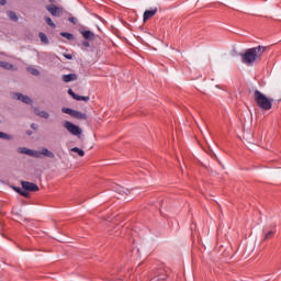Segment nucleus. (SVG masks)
Instances as JSON below:
<instances>
[{
    "mask_svg": "<svg viewBox=\"0 0 281 281\" xmlns=\"http://www.w3.org/2000/svg\"><path fill=\"white\" fill-rule=\"evenodd\" d=\"M265 49H267V47L265 46H257L246 49L244 53L239 54L241 63L244 65H247L248 67L254 66L255 63H259V60H262Z\"/></svg>",
    "mask_w": 281,
    "mask_h": 281,
    "instance_id": "f257e3e1",
    "label": "nucleus"
},
{
    "mask_svg": "<svg viewBox=\"0 0 281 281\" xmlns=\"http://www.w3.org/2000/svg\"><path fill=\"white\" fill-rule=\"evenodd\" d=\"M254 100L261 111H271L273 108V99L268 98L260 90L254 91Z\"/></svg>",
    "mask_w": 281,
    "mask_h": 281,
    "instance_id": "f03ea898",
    "label": "nucleus"
},
{
    "mask_svg": "<svg viewBox=\"0 0 281 281\" xmlns=\"http://www.w3.org/2000/svg\"><path fill=\"white\" fill-rule=\"evenodd\" d=\"M18 153H20V155H29V157H36V159H41V157H43V155L45 157H48L49 159H54V157H55L54 153H52L49 149H47L45 147L42 148L41 151L33 150L27 147H19Z\"/></svg>",
    "mask_w": 281,
    "mask_h": 281,
    "instance_id": "7ed1b4c3",
    "label": "nucleus"
},
{
    "mask_svg": "<svg viewBox=\"0 0 281 281\" xmlns=\"http://www.w3.org/2000/svg\"><path fill=\"white\" fill-rule=\"evenodd\" d=\"M64 128H66L68 131V133H70L71 135H75L77 137L82 135V130L80 128V126H78L69 121L64 122Z\"/></svg>",
    "mask_w": 281,
    "mask_h": 281,
    "instance_id": "20e7f679",
    "label": "nucleus"
},
{
    "mask_svg": "<svg viewBox=\"0 0 281 281\" xmlns=\"http://www.w3.org/2000/svg\"><path fill=\"white\" fill-rule=\"evenodd\" d=\"M46 10L47 12H49V14H52V16H57V18L63 16V12H64L63 8L56 4L47 5Z\"/></svg>",
    "mask_w": 281,
    "mask_h": 281,
    "instance_id": "39448f33",
    "label": "nucleus"
},
{
    "mask_svg": "<svg viewBox=\"0 0 281 281\" xmlns=\"http://www.w3.org/2000/svg\"><path fill=\"white\" fill-rule=\"evenodd\" d=\"M168 280V274L166 273V270L158 269L155 271L154 277L149 281H166Z\"/></svg>",
    "mask_w": 281,
    "mask_h": 281,
    "instance_id": "423d86ee",
    "label": "nucleus"
},
{
    "mask_svg": "<svg viewBox=\"0 0 281 281\" xmlns=\"http://www.w3.org/2000/svg\"><path fill=\"white\" fill-rule=\"evenodd\" d=\"M22 188L27 192H38V187L34 182L22 181Z\"/></svg>",
    "mask_w": 281,
    "mask_h": 281,
    "instance_id": "0eeeda50",
    "label": "nucleus"
},
{
    "mask_svg": "<svg viewBox=\"0 0 281 281\" xmlns=\"http://www.w3.org/2000/svg\"><path fill=\"white\" fill-rule=\"evenodd\" d=\"M13 98L15 100H20V102H23L24 104H32V99L23 93H13Z\"/></svg>",
    "mask_w": 281,
    "mask_h": 281,
    "instance_id": "6e6552de",
    "label": "nucleus"
},
{
    "mask_svg": "<svg viewBox=\"0 0 281 281\" xmlns=\"http://www.w3.org/2000/svg\"><path fill=\"white\" fill-rule=\"evenodd\" d=\"M68 93L71 95V98L74 100H77V102H89L90 98L89 97H82L80 94H77L76 92H74L72 89H68Z\"/></svg>",
    "mask_w": 281,
    "mask_h": 281,
    "instance_id": "1a4fd4ad",
    "label": "nucleus"
},
{
    "mask_svg": "<svg viewBox=\"0 0 281 281\" xmlns=\"http://www.w3.org/2000/svg\"><path fill=\"white\" fill-rule=\"evenodd\" d=\"M79 32L86 41H93V38H95L94 32L86 31V30H79Z\"/></svg>",
    "mask_w": 281,
    "mask_h": 281,
    "instance_id": "9d476101",
    "label": "nucleus"
},
{
    "mask_svg": "<svg viewBox=\"0 0 281 281\" xmlns=\"http://www.w3.org/2000/svg\"><path fill=\"white\" fill-rule=\"evenodd\" d=\"M157 14V8L151 10H146L143 15V21H148V19H153Z\"/></svg>",
    "mask_w": 281,
    "mask_h": 281,
    "instance_id": "9b49d317",
    "label": "nucleus"
},
{
    "mask_svg": "<svg viewBox=\"0 0 281 281\" xmlns=\"http://www.w3.org/2000/svg\"><path fill=\"white\" fill-rule=\"evenodd\" d=\"M61 78L64 82H74L75 80H78V75L69 74V75H64Z\"/></svg>",
    "mask_w": 281,
    "mask_h": 281,
    "instance_id": "f8f14e48",
    "label": "nucleus"
},
{
    "mask_svg": "<svg viewBox=\"0 0 281 281\" xmlns=\"http://www.w3.org/2000/svg\"><path fill=\"white\" fill-rule=\"evenodd\" d=\"M0 67L7 69L8 71H14V65L0 60Z\"/></svg>",
    "mask_w": 281,
    "mask_h": 281,
    "instance_id": "ddd939ff",
    "label": "nucleus"
},
{
    "mask_svg": "<svg viewBox=\"0 0 281 281\" xmlns=\"http://www.w3.org/2000/svg\"><path fill=\"white\" fill-rule=\"evenodd\" d=\"M38 38H40L41 43H43L44 45H49V38H47V35L45 33L40 32Z\"/></svg>",
    "mask_w": 281,
    "mask_h": 281,
    "instance_id": "4468645a",
    "label": "nucleus"
},
{
    "mask_svg": "<svg viewBox=\"0 0 281 281\" xmlns=\"http://www.w3.org/2000/svg\"><path fill=\"white\" fill-rule=\"evenodd\" d=\"M72 117H75L76 120H87V114L75 110Z\"/></svg>",
    "mask_w": 281,
    "mask_h": 281,
    "instance_id": "2eb2a0df",
    "label": "nucleus"
},
{
    "mask_svg": "<svg viewBox=\"0 0 281 281\" xmlns=\"http://www.w3.org/2000/svg\"><path fill=\"white\" fill-rule=\"evenodd\" d=\"M35 115H38L40 117H44V120H49V113L45 111H38V109L34 110Z\"/></svg>",
    "mask_w": 281,
    "mask_h": 281,
    "instance_id": "dca6fc26",
    "label": "nucleus"
},
{
    "mask_svg": "<svg viewBox=\"0 0 281 281\" xmlns=\"http://www.w3.org/2000/svg\"><path fill=\"white\" fill-rule=\"evenodd\" d=\"M45 23H47L49 25V27H52L53 30H56V23H54V21L52 20V18L49 16H45L44 18Z\"/></svg>",
    "mask_w": 281,
    "mask_h": 281,
    "instance_id": "f3484780",
    "label": "nucleus"
},
{
    "mask_svg": "<svg viewBox=\"0 0 281 281\" xmlns=\"http://www.w3.org/2000/svg\"><path fill=\"white\" fill-rule=\"evenodd\" d=\"M7 15L11 21H15V22L19 21V16H16V13L14 11H8Z\"/></svg>",
    "mask_w": 281,
    "mask_h": 281,
    "instance_id": "a211bd4d",
    "label": "nucleus"
},
{
    "mask_svg": "<svg viewBox=\"0 0 281 281\" xmlns=\"http://www.w3.org/2000/svg\"><path fill=\"white\" fill-rule=\"evenodd\" d=\"M60 36H63L64 38H67V41H74V34L71 33L61 32Z\"/></svg>",
    "mask_w": 281,
    "mask_h": 281,
    "instance_id": "6ab92c4d",
    "label": "nucleus"
},
{
    "mask_svg": "<svg viewBox=\"0 0 281 281\" xmlns=\"http://www.w3.org/2000/svg\"><path fill=\"white\" fill-rule=\"evenodd\" d=\"M0 139H7V140H11L14 139V137H12V135L0 132Z\"/></svg>",
    "mask_w": 281,
    "mask_h": 281,
    "instance_id": "aec40b11",
    "label": "nucleus"
},
{
    "mask_svg": "<svg viewBox=\"0 0 281 281\" xmlns=\"http://www.w3.org/2000/svg\"><path fill=\"white\" fill-rule=\"evenodd\" d=\"M71 153H77L79 157H85V150L78 148V147H72Z\"/></svg>",
    "mask_w": 281,
    "mask_h": 281,
    "instance_id": "412c9836",
    "label": "nucleus"
},
{
    "mask_svg": "<svg viewBox=\"0 0 281 281\" xmlns=\"http://www.w3.org/2000/svg\"><path fill=\"white\" fill-rule=\"evenodd\" d=\"M61 111L64 113H66L67 115H70L71 117H74V113H75L76 110H71L69 108H63Z\"/></svg>",
    "mask_w": 281,
    "mask_h": 281,
    "instance_id": "4be33fe9",
    "label": "nucleus"
},
{
    "mask_svg": "<svg viewBox=\"0 0 281 281\" xmlns=\"http://www.w3.org/2000/svg\"><path fill=\"white\" fill-rule=\"evenodd\" d=\"M29 71L32 74V76H41V71H38L36 68H29Z\"/></svg>",
    "mask_w": 281,
    "mask_h": 281,
    "instance_id": "5701e85b",
    "label": "nucleus"
},
{
    "mask_svg": "<svg viewBox=\"0 0 281 281\" xmlns=\"http://www.w3.org/2000/svg\"><path fill=\"white\" fill-rule=\"evenodd\" d=\"M276 234V232L270 231L265 235V240H269L270 238H273V235Z\"/></svg>",
    "mask_w": 281,
    "mask_h": 281,
    "instance_id": "b1692460",
    "label": "nucleus"
},
{
    "mask_svg": "<svg viewBox=\"0 0 281 281\" xmlns=\"http://www.w3.org/2000/svg\"><path fill=\"white\" fill-rule=\"evenodd\" d=\"M68 21H69L70 23H72L74 25H78V19H77V18L70 16V18L68 19Z\"/></svg>",
    "mask_w": 281,
    "mask_h": 281,
    "instance_id": "393cba45",
    "label": "nucleus"
},
{
    "mask_svg": "<svg viewBox=\"0 0 281 281\" xmlns=\"http://www.w3.org/2000/svg\"><path fill=\"white\" fill-rule=\"evenodd\" d=\"M21 196H25V199H27L30 196V192L25 189L22 190V192H20Z\"/></svg>",
    "mask_w": 281,
    "mask_h": 281,
    "instance_id": "a878e982",
    "label": "nucleus"
},
{
    "mask_svg": "<svg viewBox=\"0 0 281 281\" xmlns=\"http://www.w3.org/2000/svg\"><path fill=\"white\" fill-rule=\"evenodd\" d=\"M14 190H15V192H18V194H21V192H23V189H21L19 187H15Z\"/></svg>",
    "mask_w": 281,
    "mask_h": 281,
    "instance_id": "bb28decb",
    "label": "nucleus"
},
{
    "mask_svg": "<svg viewBox=\"0 0 281 281\" xmlns=\"http://www.w3.org/2000/svg\"><path fill=\"white\" fill-rule=\"evenodd\" d=\"M82 46L83 47H90V44H89V42L86 41V42H82Z\"/></svg>",
    "mask_w": 281,
    "mask_h": 281,
    "instance_id": "cd10ccee",
    "label": "nucleus"
},
{
    "mask_svg": "<svg viewBox=\"0 0 281 281\" xmlns=\"http://www.w3.org/2000/svg\"><path fill=\"white\" fill-rule=\"evenodd\" d=\"M65 58H67V60H71V58H74V56L69 55V54H66L65 55Z\"/></svg>",
    "mask_w": 281,
    "mask_h": 281,
    "instance_id": "c85d7f7f",
    "label": "nucleus"
},
{
    "mask_svg": "<svg viewBox=\"0 0 281 281\" xmlns=\"http://www.w3.org/2000/svg\"><path fill=\"white\" fill-rule=\"evenodd\" d=\"M31 128H33L34 131H36V128H38V125H36L35 123L31 124Z\"/></svg>",
    "mask_w": 281,
    "mask_h": 281,
    "instance_id": "c756f323",
    "label": "nucleus"
},
{
    "mask_svg": "<svg viewBox=\"0 0 281 281\" xmlns=\"http://www.w3.org/2000/svg\"><path fill=\"white\" fill-rule=\"evenodd\" d=\"M8 3V0H0V5H5Z\"/></svg>",
    "mask_w": 281,
    "mask_h": 281,
    "instance_id": "7c9ffc66",
    "label": "nucleus"
},
{
    "mask_svg": "<svg viewBox=\"0 0 281 281\" xmlns=\"http://www.w3.org/2000/svg\"><path fill=\"white\" fill-rule=\"evenodd\" d=\"M49 3H56V0H48Z\"/></svg>",
    "mask_w": 281,
    "mask_h": 281,
    "instance_id": "2f4dec72",
    "label": "nucleus"
}]
</instances>
